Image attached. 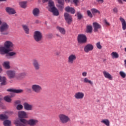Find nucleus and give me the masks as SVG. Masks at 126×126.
Returning <instances> with one entry per match:
<instances>
[{"label": "nucleus", "mask_w": 126, "mask_h": 126, "mask_svg": "<svg viewBox=\"0 0 126 126\" xmlns=\"http://www.w3.org/2000/svg\"><path fill=\"white\" fill-rule=\"evenodd\" d=\"M3 66H4V67L7 69L10 68V66L9 65V62H4L3 63Z\"/></svg>", "instance_id": "nucleus-31"}, {"label": "nucleus", "mask_w": 126, "mask_h": 126, "mask_svg": "<svg viewBox=\"0 0 126 126\" xmlns=\"http://www.w3.org/2000/svg\"><path fill=\"white\" fill-rule=\"evenodd\" d=\"M56 56H59L60 55V53H59V51L57 50V51L56 52Z\"/></svg>", "instance_id": "nucleus-55"}, {"label": "nucleus", "mask_w": 126, "mask_h": 126, "mask_svg": "<svg viewBox=\"0 0 126 126\" xmlns=\"http://www.w3.org/2000/svg\"><path fill=\"white\" fill-rule=\"evenodd\" d=\"M2 24L1 21L0 20V25H1Z\"/></svg>", "instance_id": "nucleus-60"}, {"label": "nucleus", "mask_w": 126, "mask_h": 126, "mask_svg": "<svg viewBox=\"0 0 126 126\" xmlns=\"http://www.w3.org/2000/svg\"><path fill=\"white\" fill-rule=\"evenodd\" d=\"M23 109V106L21 104H19L17 106V109L18 110H22Z\"/></svg>", "instance_id": "nucleus-43"}, {"label": "nucleus", "mask_w": 126, "mask_h": 126, "mask_svg": "<svg viewBox=\"0 0 126 126\" xmlns=\"http://www.w3.org/2000/svg\"><path fill=\"white\" fill-rule=\"evenodd\" d=\"M19 5L21 6V7H22V8H25L27 6V2L26 1H21L19 2Z\"/></svg>", "instance_id": "nucleus-34"}, {"label": "nucleus", "mask_w": 126, "mask_h": 126, "mask_svg": "<svg viewBox=\"0 0 126 126\" xmlns=\"http://www.w3.org/2000/svg\"><path fill=\"white\" fill-rule=\"evenodd\" d=\"M48 1V0H43V2H47Z\"/></svg>", "instance_id": "nucleus-58"}, {"label": "nucleus", "mask_w": 126, "mask_h": 126, "mask_svg": "<svg viewBox=\"0 0 126 126\" xmlns=\"http://www.w3.org/2000/svg\"><path fill=\"white\" fill-rule=\"evenodd\" d=\"M6 11L9 14H15L16 13V12L14 9L9 7L6 8Z\"/></svg>", "instance_id": "nucleus-19"}, {"label": "nucleus", "mask_w": 126, "mask_h": 126, "mask_svg": "<svg viewBox=\"0 0 126 126\" xmlns=\"http://www.w3.org/2000/svg\"><path fill=\"white\" fill-rule=\"evenodd\" d=\"M4 100L8 103H10L11 102V98H10V96H5L4 97Z\"/></svg>", "instance_id": "nucleus-39"}, {"label": "nucleus", "mask_w": 126, "mask_h": 126, "mask_svg": "<svg viewBox=\"0 0 126 126\" xmlns=\"http://www.w3.org/2000/svg\"><path fill=\"white\" fill-rule=\"evenodd\" d=\"M73 2H74L76 6H77V5H78V2H79V1L78 0H73Z\"/></svg>", "instance_id": "nucleus-45"}, {"label": "nucleus", "mask_w": 126, "mask_h": 126, "mask_svg": "<svg viewBox=\"0 0 126 126\" xmlns=\"http://www.w3.org/2000/svg\"><path fill=\"white\" fill-rule=\"evenodd\" d=\"M9 26L6 24V23H3L0 27V32L3 35H7L8 32L7 30H8V28Z\"/></svg>", "instance_id": "nucleus-4"}, {"label": "nucleus", "mask_w": 126, "mask_h": 126, "mask_svg": "<svg viewBox=\"0 0 126 126\" xmlns=\"http://www.w3.org/2000/svg\"><path fill=\"white\" fill-rule=\"evenodd\" d=\"M82 82L83 83H89L91 85H93V82L92 81L89 80L88 78L85 77L83 79L81 80Z\"/></svg>", "instance_id": "nucleus-23"}, {"label": "nucleus", "mask_w": 126, "mask_h": 126, "mask_svg": "<svg viewBox=\"0 0 126 126\" xmlns=\"http://www.w3.org/2000/svg\"><path fill=\"white\" fill-rule=\"evenodd\" d=\"M23 29L24 30V31H25L26 34H29V28L28 27V26L26 25H23L22 26Z\"/></svg>", "instance_id": "nucleus-27"}, {"label": "nucleus", "mask_w": 126, "mask_h": 126, "mask_svg": "<svg viewBox=\"0 0 126 126\" xmlns=\"http://www.w3.org/2000/svg\"><path fill=\"white\" fill-rule=\"evenodd\" d=\"M57 36H58V37H61V35H60L59 34H57Z\"/></svg>", "instance_id": "nucleus-61"}, {"label": "nucleus", "mask_w": 126, "mask_h": 126, "mask_svg": "<svg viewBox=\"0 0 126 126\" xmlns=\"http://www.w3.org/2000/svg\"><path fill=\"white\" fill-rule=\"evenodd\" d=\"M9 52H10L9 50L5 46L0 47V53L2 55L7 54Z\"/></svg>", "instance_id": "nucleus-21"}, {"label": "nucleus", "mask_w": 126, "mask_h": 126, "mask_svg": "<svg viewBox=\"0 0 126 126\" xmlns=\"http://www.w3.org/2000/svg\"><path fill=\"white\" fill-rule=\"evenodd\" d=\"M15 125H18V126H22V124L19 122V121H15L14 122Z\"/></svg>", "instance_id": "nucleus-47"}, {"label": "nucleus", "mask_w": 126, "mask_h": 126, "mask_svg": "<svg viewBox=\"0 0 126 126\" xmlns=\"http://www.w3.org/2000/svg\"><path fill=\"white\" fill-rule=\"evenodd\" d=\"M77 15L78 17V19H81V18H82V15H81V13H80V12H77Z\"/></svg>", "instance_id": "nucleus-44"}, {"label": "nucleus", "mask_w": 126, "mask_h": 126, "mask_svg": "<svg viewBox=\"0 0 126 126\" xmlns=\"http://www.w3.org/2000/svg\"><path fill=\"white\" fill-rule=\"evenodd\" d=\"M32 89L35 93H40L42 91V87L38 84H33L32 86Z\"/></svg>", "instance_id": "nucleus-8"}, {"label": "nucleus", "mask_w": 126, "mask_h": 126, "mask_svg": "<svg viewBox=\"0 0 126 126\" xmlns=\"http://www.w3.org/2000/svg\"><path fill=\"white\" fill-rule=\"evenodd\" d=\"M32 13L34 16H39L40 14V10L38 8L33 9Z\"/></svg>", "instance_id": "nucleus-25"}, {"label": "nucleus", "mask_w": 126, "mask_h": 126, "mask_svg": "<svg viewBox=\"0 0 126 126\" xmlns=\"http://www.w3.org/2000/svg\"><path fill=\"white\" fill-rule=\"evenodd\" d=\"M32 64L35 70H39L40 69V64H39L38 60L34 59L32 61Z\"/></svg>", "instance_id": "nucleus-15"}, {"label": "nucleus", "mask_w": 126, "mask_h": 126, "mask_svg": "<svg viewBox=\"0 0 126 126\" xmlns=\"http://www.w3.org/2000/svg\"><path fill=\"white\" fill-rule=\"evenodd\" d=\"M4 47L5 48H7L9 51L13 50V47H14V45L13 43L10 41H7L4 43Z\"/></svg>", "instance_id": "nucleus-9"}, {"label": "nucleus", "mask_w": 126, "mask_h": 126, "mask_svg": "<svg viewBox=\"0 0 126 126\" xmlns=\"http://www.w3.org/2000/svg\"><path fill=\"white\" fill-rule=\"evenodd\" d=\"M119 74H120V76H121V77L122 78H126V73L124 71H120Z\"/></svg>", "instance_id": "nucleus-38"}, {"label": "nucleus", "mask_w": 126, "mask_h": 126, "mask_svg": "<svg viewBox=\"0 0 126 126\" xmlns=\"http://www.w3.org/2000/svg\"><path fill=\"white\" fill-rule=\"evenodd\" d=\"M6 0H0V1H5Z\"/></svg>", "instance_id": "nucleus-59"}, {"label": "nucleus", "mask_w": 126, "mask_h": 126, "mask_svg": "<svg viewBox=\"0 0 126 126\" xmlns=\"http://www.w3.org/2000/svg\"><path fill=\"white\" fill-rule=\"evenodd\" d=\"M123 0V1H125V2H126V0Z\"/></svg>", "instance_id": "nucleus-63"}, {"label": "nucleus", "mask_w": 126, "mask_h": 126, "mask_svg": "<svg viewBox=\"0 0 126 126\" xmlns=\"http://www.w3.org/2000/svg\"><path fill=\"white\" fill-rule=\"evenodd\" d=\"M11 124L10 121L8 120H5L3 122L4 126H10Z\"/></svg>", "instance_id": "nucleus-37"}, {"label": "nucleus", "mask_w": 126, "mask_h": 126, "mask_svg": "<svg viewBox=\"0 0 126 126\" xmlns=\"http://www.w3.org/2000/svg\"><path fill=\"white\" fill-rule=\"evenodd\" d=\"M93 26L94 27V32H98V30H99V29H102V26H101V25L97 22L93 23Z\"/></svg>", "instance_id": "nucleus-13"}, {"label": "nucleus", "mask_w": 126, "mask_h": 126, "mask_svg": "<svg viewBox=\"0 0 126 126\" xmlns=\"http://www.w3.org/2000/svg\"><path fill=\"white\" fill-rule=\"evenodd\" d=\"M20 122L24 125H29L31 126H36L39 123V121L36 119H31L28 121L26 119H21Z\"/></svg>", "instance_id": "nucleus-2"}, {"label": "nucleus", "mask_w": 126, "mask_h": 126, "mask_svg": "<svg viewBox=\"0 0 126 126\" xmlns=\"http://www.w3.org/2000/svg\"><path fill=\"white\" fill-rule=\"evenodd\" d=\"M24 107L25 110H27V111H31L33 108V105L25 102L24 103Z\"/></svg>", "instance_id": "nucleus-18"}, {"label": "nucleus", "mask_w": 126, "mask_h": 126, "mask_svg": "<svg viewBox=\"0 0 126 126\" xmlns=\"http://www.w3.org/2000/svg\"><path fill=\"white\" fill-rule=\"evenodd\" d=\"M64 17L68 24H71V23L72 22V17H71V15H69V14L67 13H65L64 14Z\"/></svg>", "instance_id": "nucleus-11"}, {"label": "nucleus", "mask_w": 126, "mask_h": 126, "mask_svg": "<svg viewBox=\"0 0 126 126\" xmlns=\"http://www.w3.org/2000/svg\"><path fill=\"white\" fill-rule=\"evenodd\" d=\"M97 2H98V3H100V4H102L104 2V0H95Z\"/></svg>", "instance_id": "nucleus-48"}, {"label": "nucleus", "mask_w": 126, "mask_h": 126, "mask_svg": "<svg viewBox=\"0 0 126 126\" xmlns=\"http://www.w3.org/2000/svg\"><path fill=\"white\" fill-rule=\"evenodd\" d=\"M92 26L90 25H87L86 27V32L87 33H92Z\"/></svg>", "instance_id": "nucleus-29"}, {"label": "nucleus", "mask_w": 126, "mask_h": 126, "mask_svg": "<svg viewBox=\"0 0 126 126\" xmlns=\"http://www.w3.org/2000/svg\"><path fill=\"white\" fill-rule=\"evenodd\" d=\"M120 21L122 22V28L124 30H126V20L124 19V18L121 17L120 18Z\"/></svg>", "instance_id": "nucleus-26"}, {"label": "nucleus", "mask_w": 126, "mask_h": 126, "mask_svg": "<svg viewBox=\"0 0 126 126\" xmlns=\"http://www.w3.org/2000/svg\"><path fill=\"white\" fill-rule=\"evenodd\" d=\"M111 56L112 59H118V58H119V54H118V53L115 52H113L111 54Z\"/></svg>", "instance_id": "nucleus-32"}, {"label": "nucleus", "mask_w": 126, "mask_h": 126, "mask_svg": "<svg viewBox=\"0 0 126 126\" xmlns=\"http://www.w3.org/2000/svg\"><path fill=\"white\" fill-rule=\"evenodd\" d=\"M84 95L83 92H78L74 94V97L76 100H82L84 98Z\"/></svg>", "instance_id": "nucleus-10"}, {"label": "nucleus", "mask_w": 126, "mask_h": 126, "mask_svg": "<svg viewBox=\"0 0 126 126\" xmlns=\"http://www.w3.org/2000/svg\"><path fill=\"white\" fill-rule=\"evenodd\" d=\"M77 41L78 43H80V44L86 43V41H87V37L85 34H80L78 35Z\"/></svg>", "instance_id": "nucleus-7"}, {"label": "nucleus", "mask_w": 126, "mask_h": 126, "mask_svg": "<svg viewBox=\"0 0 126 126\" xmlns=\"http://www.w3.org/2000/svg\"><path fill=\"white\" fill-rule=\"evenodd\" d=\"M1 100V97L0 96V101Z\"/></svg>", "instance_id": "nucleus-62"}, {"label": "nucleus", "mask_w": 126, "mask_h": 126, "mask_svg": "<svg viewBox=\"0 0 126 126\" xmlns=\"http://www.w3.org/2000/svg\"><path fill=\"white\" fill-rule=\"evenodd\" d=\"M104 23L105 25H107V26H110V23L107 21V20H104Z\"/></svg>", "instance_id": "nucleus-50"}, {"label": "nucleus", "mask_w": 126, "mask_h": 126, "mask_svg": "<svg viewBox=\"0 0 126 126\" xmlns=\"http://www.w3.org/2000/svg\"><path fill=\"white\" fill-rule=\"evenodd\" d=\"M57 29L61 34H62V35L65 34V30L64 29V28L58 26L57 27Z\"/></svg>", "instance_id": "nucleus-24"}, {"label": "nucleus", "mask_w": 126, "mask_h": 126, "mask_svg": "<svg viewBox=\"0 0 126 126\" xmlns=\"http://www.w3.org/2000/svg\"><path fill=\"white\" fill-rule=\"evenodd\" d=\"M16 55V52H8L6 55V57H14Z\"/></svg>", "instance_id": "nucleus-35"}, {"label": "nucleus", "mask_w": 126, "mask_h": 126, "mask_svg": "<svg viewBox=\"0 0 126 126\" xmlns=\"http://www.w3.org/2000/svg\"><path fill=\"white\" fill-rule=\"evenodd\" d=\"M76 59H77V56L75 54H70L67 58L68 63H69L70 64H73V63H74V62L76 61Z\"/></svg>", "instance_id": "nucleus-5"}, {"label": "nucleus", "mask_w": 126, "mask_h": 126, "mask_svg": "<svg viewBox=\"0 0 126 126\" xmlns=\"http://www.w3.org/2000/svg\"><path fill=\"white\" fill-rule=\"evenodd\" d=\"M6 73L7 76L10 79L14 78V77H15L16 75V73L15 72V71L12 70H9L6 71Z\"/></svg>", "instance_id": "nucleus-12"}, {"label": "nucleus", "mask_w": 126, "mask_h": 126, "mask_svg": "<svg viewBox=\"0 0 126 126\" xmlns=\"http://www.w3.org/2000/svg\"><path fill=\"white\" fill-rule=\"evenodd\" d=\"M2 71V69H1V66H0V72H1Z\"/></svg>", "instance_id": "nucleus-57"}, {"label": "nucleus", "mask_w": 126, "mask_h": 126, "mask_svg": "<svg viewBox=\"0 0 126 126\" xmlns=\"http://www.w3.org/2000/svg\"><path fill=\"white\" fill-rule=\"evenodd\" d=\"M65 1L66 3H68L69 2H70V0H65Z\"/></svg>", "instance_id": "nucleus-54"}, {"label": "nucleus", "mask_w": 126, "mask_h": 126, "mask_svg": "<svg viewBox=\"0 0 126 126\" xmlns=\"http://www.w3.org/2000/svg\"><path fill=\"white\" fill-rule=\"evenodd\" d=\"M59 118L60 121L61 123H62V124H66L70 121V118H69V117L64 114H60L59 115Z\"/></svg>", "instance_id": "nucleus-3"}, {"label": "nucleus", "mask_w": 126, "mask_h": 126, "mask_svg": "<svg viewBox=\"0 0 126 126\" xmlns=\"http://www.w3.org/2000/svg\"><path fill=\"white\" fill-rule=\"evenodd\" d=\"M65 10L66 12H69L72 14H74L75 13V9L73 7H71L69 6H68L65 8Z\"/></svg>", "instance_id": "nucleus-16"}, {"label": "nucleus", "mask_w": 126, "mask_h": 126, "mask_svg": "<svg viewBox=\"0 0 126 126\" xmlns=\"http://www.w3.org/2000/svg\"><path fill=\"white\" fill-rule=\"evenodd\" d=\"M94 49V47L92 44H88L84 47V52L85 53H89Z\"/></svg>", "instance_id": "nucleus-14"}, {"label": "nucleus", "mask_w": 126, "mask_h": 126, "mask_svg": "<svg viewBox=\"0 0 126 126\" xmlns=\"http://www.w3.org/2000/svg\"><path fill=\"white\" fill-rule=\"evenodd\" d=\"M8 119V117L6 115H0V120H5Z\"/></svg>", "instance_id": "nucleus-40"}, {"label": "nucleus", "mask_w": 126, "mask_h": 126, "mask_svg": "<svg viewBox=\"0 0 126 126\" xmlns=\"http://www.w3.org/2000/svg\"><path fill=\"white\" fill-rule=\"evenodd\" d=\"M20 103H21V102L20 100L15 101V104H20Z\"/></svg>", "instance_id": "nucleus-52"}, {"label": "nucleus", "mask_w": 126, "mask_h": 126, "mask_svg": "<svg viewBox=\"0 0 126 126\" xmlns=\"http://www.w3.org/2000/svg\"><path fill=\"white\" fill-rule=\"evenodd\" d=\"M7 91L12 92L13 93H22L23 92V90L21 89H8Z\"/></svg>", "instance_id": "nucleus-22"}, {"label": "nucleus", "mask_w": 126, "mask_h": 126, "mask_svg": "<svg viewBox=\"0 0 126 126\" xmlns=\"http://www.w3.org/2000/svg\"><path fill=\"white\" fill-rule=\"evenodd\" d=\"M48 6L50 8V11L52 12L53 15H55L56 16H59L60 13L59 12L58 9L55 7V4H54V1L53 0H48Z\"/></svg>", "instance_id": "nucleus-1"}, {"label": "nucleus", "mask_w": 126, "mask_h": 126, "mask_svg": "<svg viewBox=\"0 0 126 126\" xmlns=\"http://www.w3.org/2000/svg\"><path fill=\"white\" fill-rule=\"evenodd\" d=\"M101 123L104 124L106 126H110V121L108 119H103L101 120Z\"/></svg>", "instance_id": "nucleus-30"}, {"label": "nucleus", "mask_w": 126, "mask_h": 126, "mask_svg": "<svg viewBox=\"0 0 126 126\" xmlns=\"http://www.w3.org/2000/svg\"><path fill=\"white\" fill-rule=\"evenodd\" d=\"M113 12H114V13H117L118 8L115 7V8L113 9Z\"/></svg>", "instance_id": "nucleus-49"}, {"label": "nucleus", "mask_w": 126, "mask_h": 126, "mask_svg": "<svg viewBox=\"0 0 126 126\" xmlns=\"http://www.w3.org/2000/svg\"><path fill=\"white\" fill-rule=\"evenodd\" d=\"M124 65H125V67L126 68V60H125L124 61Z\"/></svg>", "instance_id": "nucleus-56"}, {"label": "nucleus", "mask_w": 126, "mask_h": 126, "mask_svg": "<svg viewBox=\"0 0 126 126\" xmlns=\"http://www.w3.org/2000/svg\"><path fill=\"white\" fill-rule=\"evenodd\" d=\"M119 3H123V0H117Z\"/></svg>", "instance_id": "nucleus-53"}, {"label": "nucleus", "mask_w": 126, "mask_h": 126, "mask_svg": "<svg viewBox=\"0 0 126 126\" xmlns=\"http://www.w3.org/2000/svg\"><path fill=\"white\" fill-rule=\"evenodd\" d=\"M33 38L36 42H39V41H41V40H42V38H43V35L42 34V32L38 31L34 32Z\"/></svg>", "instance_id": "nucleus-6"}, {"label": "nucleus", "mask_w": 126, "mask_h": 126, "mask_svg": "<svg viewBox=\"0 0 126 126\" xmlns=\"http://www.w3.org/2000/svg\"><path fill=\"white\" fill-rule=\"evenodd\" d=\"M58 3H61V2H64V0H57Z\"/></svg>", "instance_id": "nucleus-51"}, {"label": "nucleus", "mask_w": 126, "mask_h": 126, "mask_svg": "<svg viewBox=\"0 0 126 126\" xmlns=\"http://www.w3.org/2000/svg\"><path fill=\"white\" fill-rule=\"evenodd\" d=\"M18 117L20 119L28 118L27 114L24 111H19L18 112Z\"/></svg>", "instance_id": "nucleus-20"}, {"label": "nucleus", "mask_w": 126, "mask_h": 126, "mask_svg": "<svg viewBox=\"0 0 126 126\" xmlns=\"http://www.w3.org/2000/svg\"><path fill=\"white\" fill-rule=\"evenodd\" d=\"M82 75L84 77H86V76H87V72H86V71L83 72L82 73Z\"/></svg>", "instance_id": "nucleus-46"}, {"label": "nucleus", "mask_w": 126, "mask_h": 126, "mask_svg": "<svg viewBox=\"0 0 126 126\" xmlns=\"http://www.w3.org/2000/svg\"><path fill=\"white\" fill-rule=\"evenodd\" d=\"M87 13L88 14V16L90 17L91 18H92L93 17V15H92V13H91V11L90 10H87Z\"/></svg>", "instance_id": "nucleus-41"}, {"label": "nucleus", "mask_w": 126, "mask_h": 126, "mask_svg": "<svg viewBox=\"0 0 126 126\" xmlns=\"http://www.w3.org/2000/svg\"><path fill=\"white\" fill-rule=\"evenodd\" d=\"M0 82H1V85H5L6 84V78L0 76Z\"/></svg>", "instance_id": "nucleus-28"}, {"label": "nucleus", "mask_w": 126, "mask_h": 126, "mask_svg": "<svg viewBox=\"0 0 126 126\" xmlns=\"http://www.w3.org/2000/svg\"><path fill=\"white\" fill-rule=\"evenodd\" d=\"M103 74L105 78H107L109 80H113V76L107 71H103Z\"/></svg>", "instance_id": "nucleus-17"}, {"label": "nucleus", "mask_w": 126, "mask_h": 126, "mask_svg": "<svg viewBox=\"0 0 126 126\" xmlns=\"http://www.w3.org/2000/svg\"><path fill=\"white\" fill-rule=\"evenodd\" d=\"M59 5H58V8L61 10H63L64 8V2H61V3H58Z\"/></svg>", "instance_id": "nucleus-33"}, {"label": "nucleus", "mask_w": 126, "mask_h": 126, "mask_svg": "<svg viewBox=\"0 0 126 126\" xmlns=\"http://www.w3.org/2000/svg\"><path fill=\"white\" fill-rule=\"evenodd\" d=\"M96 47L97 49H99V50H101V49H102V45H101V43L100 42L96 43Z\"/></svg>", "instance_id": "nucleus-42"}, {"label": "nucleus", "mask_w": 126, "mask_h": 126, "mask_svg": "<svg viewBox=\"0 0 126 126\" xmlns=\"http://www.w3.org/2000/svg\"><path fill=\"white\" fill-rule=\"evenodd\" d=\"M93 14H95L96 13H98V14H100V11L98 10L96 8H92L91 9Z\"/></svg>", "instance_id": "nucleus-36"}]
</instances>
